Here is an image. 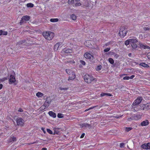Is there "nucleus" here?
<instances>
[{
  "mask_svg": "<svg viewBox=\"0 0 150 150\" xmlns=\"http://www.w3.org/2000/svg\"><path fill=\"white\" fill-rule=\"evenodd\" d=\"M84 79L86 82L88 83H91L92 82H96L97 81V79L94 77L91 74H86L84 76Z\"/></svg>",
  "mask_w": 150,
  "mask_h": 150,
  "instance_id": "obj_1",
  "label": "nucleus"
},
{
  "mask_svg": "<svg viewBox=\"0 0 150 150\" xmlns=\"http://www.w3.org/2000/svg\"><path fill=\"white\" fill-rule=\"evenodd\" d=\"M42 35L46 39L49 40H52L54 36V33L50 31L44 32Z\"/></svg>",
  "mask_w": 150,
  "mask_h": 150,
  "instance_id": "obj_2",
  "label": "nucleus"
},
{
  "mask_svg": "<svg viewBox=\"0 0 150 150\" xmlns=\"http://www.w3.org/2000/svg\"><path fill=\"white\" fill-rule=\"evenodd\" d=\"M66 72L69 75L68 80H73L75 78V73L71 70L70 69H67Z\"/></svg>",
  "mask_w": 150,
  "mask_h": 150,
  "instance_id": "obj_3",
  "label": "nucleus"
},
{
  "mask_svg": "<svg viewBox=\"0 0 150 150\" xmlns=\"http://www.w3.org/2000/svg\"><path fill=\"white\" fill-rule=\"evenodd\" d=\"M127 33V31L125 28L123 27L120 28L118 34L120 37L123 38L126 35Z\"/></svg>",
  "mask_w": 150,
  "mask_h": 150,
  "instance_id": "obj_4",
  "label": "nucleus"
},
{
  "mask_svg": "<svg viewBox=\"0 0 150 150\" xmlns=\"http://www.w3.org/2000/svg\"><path fill=\"white\" fill-rule=\"evenodd\" d=\"M84 57L86 59H89L90 61L93 60V57L92 53L90 52H86L84 54Z\"/></svg>",
  "mask_w": 150,
  "mask_h": 150,
  "instance_id": "obj_5",
  "label": "nucleus"
},
{
  "mask_svg": "<svg viewBox=\"0 0 150 150\" xmlns=\"http://www.w3.org/2000/svg\"><path fill=\"white\" fill-rule=\"evenodd\" d=\"M130 44L133 48H136L137 47V40L136 38L130 39Z\"/></svg>",
  "mask_w": 150,
  "mask_h": 150,
  "instance_id": "obj_6",
  "label": "nucleus"
},
{
  "mask_svg": "<svg viewBox=\"0 0 150 150\" xmlns=\"http://www.w3.org/2000/svg\"><path fill=\"white\" fill-rule=\"evenodd\" d=\"M16 122L18 125L23 126L24 125V121L21 118L19 117L17 119Z\"/></svg>",
  "mask_w": 150,
  "mask_h": 150,
  "instance_id": "obj_7",
  "label": "nucleus"
},
{
  "mask_svg": "<svg viewBox=\"0 0 150 150\" xmlns=\"http://www.w3.org/2000/svg\"><path fill=\"white\" fill-rule=\"evenodd\" d=\"M141 108L143 110H147L150 109V103L146 104H141L140 105Z\"/></svg>",
  "mask_w": 150,
  "mask_h": 150,
  "instance_id": "obj_8",
  "label": "nucleus"
},
{
  "mask_svg": "<svg viewBox=\"0 0 150 150\" xmlns=\"http://www.w3.org/2000/svg\"><path fill=\"white\" fill-rule=\"evenodd\" d=\"M9 83L10 84H12V83L15 82L16 80L15 76L12 75H10L9 79Z\"/></svg>",
  "mask_w": 150,
  "mask_h": 150,
  "instance_id": "obj_9",
  "label": "nucleus"
},
{
  "mask_svg": "<svg viewBox=\"0 0 150 150\" xmlns=\"http://www.w3.org/2000/svg\"><path fill=\"white\" fill-rule=\"evenodd\" d=\"M132 107L133 109H132V111H138L139 110V109L142 108H141V107L140 106L138 105H133V103L132 105Z\"/></svg>",
  "mask_w": 150,
  "mask_h": 150,
  "instance_id": "obj_10",
  "label": "nucleus"
},
{
  "mask_svg": "<svg viewBox=\"0 0 150 150\" xmlns=\"http://www.w3.org/2000/svg\"><path fill=\"white\" fill-rule=\"evenodd\" d=\"M142 148L146 149H150V143L144 144L141 146Z\"/></svg>",
  "mask_w": 150,
  "mask_h": 150,
  "instance_id": "obj_11",
  "label": "nucleus"
},
{
  "mask_svg": "<svg viewBox=\"0 0 150 150\" xmlns=\"http://www.w3.org/2000/svg\"><path fill=\"white\" fill-rule=\"evenodd\" d=\"M72 50L71 49L68 48H65L62 51V53L63 54H68L72 52Z\"/></svg>",
  "mask_w": 150,
  "mask_h": 150,
  "instance_id": "obj_12",
  "label": "nucleus"
},
{
  "mask_svg": "<svg viewBox=\"0 0 150 150\" xmlns=\"http://www.w3.org/2000/svg\"><path fill=\"white\" fill-rule=\"evenodd\" d=\"M142 100V97H138L137 99L136 100L133 102V105H138L141 102Z\"/></svg>",
  "mask_w": 150,
  "mask_h": 150,
  "instance_id": "obj_13",
  "label": "nucleus"
},
{
  "mask_svg": "<svg viewBox=\"0 0 150 150\" xmlns=\"http://www.w3.org/2000/svg\"><path fill=\"white\" fill-rule=\"evenodd\" d=\"M149 122L147 120H146L142 122L140 124V125L142 126H147L149 124Z\"/></svg>",
  "mask_w": 150,
  "mask_h": 150,
  "instance_id": "obj_14",
  "label": "nucleus"
},
{
  "mask_svg": "<svg viewBox=\"0 0 150 150\" xmlns=\"http://www.w3.org/2000/svg\"><path fill=\"white\" fill-rule=\"evenodd\" d=\"M30 19V17L28 16H23L21 18L20 21V23H21L24 21H27Z\"/></svg>",
  "mask_w": 150,
  "mask_h": 150,
  "instance_id": "obj_15",
  "label": "nucleus"
},
{
  "mask_svg": "<svg viewBox=\"0 0 150 150\" xmlns=\"http://www.w3.org/2000/svg\"><path fill=\"white\" fill-rule=\"evenodd\" d=\"M139 45L140 46V47L142 48H144V49H149L150 47L149 46H147L141 42H139Z\"/></svg>",
  "mask_w": 150,
  "mask_h": 150,
  "instance_id": "obj_16",
  "label": "nucleus"
},
{
  "mask_svg": "<svg viewBox=\"0 0 150 150\" xmlns=\"http://www.w3.org/2000/svg\"><path fill=\"white\" fill-rule=\"evenodd\" d=\"M48 114L51 117L53 118H55L56 117V113L52 111H50L48 112Z\"/></svg>",
  "mask_w": 150,
  "mask_h": 150,
  "instance_id": "obj_17",
  "label": "nucleus"
},
{
  "mask_svg": "<svg viewBox=\"0 0 150 150\" xmlns=\"http://www.w3.org/2000/svg\"><path fill=\"white\" fill-rule=\"evenodd\" d=\"M60 45V44L59 43H58L56 44L54 47V49L55 51H57L59 48Z\"/></svg>",
  "mask_w": 150,
  "mask_h": 150,
  "instance_id": "obj_18",
  "label": "nucleus"
},
{
  "mask_svg": "<svg viewBox=\"0 0 150 150\" xmlns=\"http://www.w3.org/2000/svg\"><path fill=\"white\" fill-rule=\"evenodd\" d=\"M51 102V100L50 99H49L47 98V99L46 100L45 102L44 103L45 105H48V107L49 106V104Z\"/></svg>",
  "mask_w": 150,
  "mask_h": 150,
  "instance_id": "obj_19",
  "label": "nucleus"
},
{
  "mask_svg": "<svg viewBox=\"0 0 150 150\" xmlns=\"http://www.w3.org/2000/svg\"><path fill=\"white\" fill-rule=\"evenodd\" d=\"M44 96V94L42 93L39 92L36 94V96L39 98H42Z\"/></svg>",
  "mask_w": 150,
  "mask_h": 150,
  "instance_id": "obj_20",
  "label": "nucleus"
},
{
  "mask_svg": "<svg viewBox=\"0 0 150 150\" xmlns=\"http://www.w3.org/2000/svg\"><path fill=\"white\" fill-rule=\"evenodd\" d=\"M105 96H112V95L109 93H102L100 94V96L101 97H103Z\"/></svg>",
  "mask_w": 150,
  "mask_h": 150,
  "instance_id": "obj_21",
  "label": "nucleus"
},
{
  "mask_svg": "<svg viewBox=\"0 0 150 150\" xmlns=\"http://www.w3.org/2000/svg\"><path fill=\"white\" fill-rule=\"evenodd\" d=\"M134 77V75H132L130 76H126L123 78V79L124 80H129V79H132Z\"/></svg>",
  "mask_w": 150,
  "mask_h": 150,
  "instance_id": "obj_22",
  "label": "nucleus"
},
{
  "mask_svg": "<svg viewBox=\"0 0 150 150\" xmlns=\"http://www.w3.org/2000/svg\"><path fill=\"white\" fill-rule=\"evenodd\" d=\"M139 65L145 68H148L149 67V66L147 64L144 63H142L140 64Z\"/></svg>",
  "mask_w": 150,
  "mask_h": 150,
  "instance_id": "obj_23",
  "label": "nucleus"
},
{
  "mask_svg": "<svg viewBox=\"0 0 150 150\" xmlns=\"http://www.w3.org/2000/svg\"><path fill=\"white\" fill-rule=\"evenodd\" d=\"M71 18L73 20L75 21L76 20V16L74 14H72L71 15Z\"/></svg>",
  "mask_w": 150,
  "mask_h": 150,
  "instance_id": "obj_24",
  "label": "nucleus"
},
{
  "mask_svg": "<svg viewBox=\"0 0 150 150\" xmlns=\"http://www.w3.org/2000/svg\"><path fill=\"white\" fill-rule=\"evenodd\" d=\"M48 105H45L44 104L40 108V110H43L48 107Z\"/></svg>",
  "mask_w": 150,
  "mask_h": 150,
  "instance_id": "obj_25",
  "label": "nucleus"
},
{
  "mask_svg": "<svg viewBox=\"0 0 150 150\" xmlns=\"http://www.w3.org/2000/svg\"><path fill=\"white\" fill-rule=\"evenodd\" d=\"M102 68V67L101 65H99L96 66V69L97 71H99Z\"/></svg>",
  "mask_w": 150,
  "mask_h": 150,
  "instance_id": "obj_26",
  "label": "nucleus"
},
{
  "mask_svg": "<svg viewBox=\"0 0 150 150\" xmlns=\"http://www.w3.org/2000/svg\"><path fill=\"white\" fill-rule=\"evenodd\" d=\"M58 19L57 18H52L50 20V21L52 22H58Z\"/></svg>",
  "mask_w": 150,
  "mask_h": 150,
  "instance_id": "obj_27",
  "label": "nucleus"
},
{
  "mask_svg": "<svg viewBox=\"0 0 150 150\" xmlns=\"http://www.w3.org/2000/svg\"><path fill=\"white\" fill-rule=\"evenodd\" d=\"M59 88L60 90L63 91L67 90L68 89V88L67 87H64V86H61L59 87Z\"/></svg>",
  "mask_w": 150,
  "mask_h": 150,
  "instance_id": "obj_28",
  "label": "nucleus"
},
{
  "mask_svg": "<svg viewBox=\"0 0 150 150\" xmlns=\"http://www.w3.org/2000/svg\"><path fill=\"white\" fill-rule=\"evenodd\" d=\"M26 5L28 7H33L34 6L33 4L31 3H28Z\"/></svg>",
  "mask_w": 150,
  "mask_h": 150,
  "instance_id": "obj_29",
  "label": "nucleus"
},
{
  "mask_svg": "<svg viewBox=\"0 0 150 150\" xmlns=\"http://www.w3.org/2000/svg\"><path fill=\"white\" fill-rule=\"evenodd\" d=\"M108 61L109 62L112 64H113L114 62L113 59L111 58H109Z\"/></svg>",
  "mask_w": 150,
  "mask_h": 150,
  "instance_id": "obj_30",
  "label": "nucleus"
},
{
  "mask_svg": "<svg viewBox=\"0 0 150 150\" xmlns=\"http://www.w3.org/2000/svg\"><path fill=\"white\" fill-rule=\"evenodd\" d=\"M58 129L56 128H54V133L53 134H58L59 133V132L58 131Z\"/></svg>",
  "mask_w": 150,
  "mask_h": 150,
  "instance_id": "obj_31",
  "label": "nucleus"
},
{
  "mask_svg": "<svg viewBox=\"0 0 150 150\" xmlns=\"http://www.w3.org/2000/svg\"><path fill=\"white\" fill-rule=\"evenodd\" d=\"M130 39L127 40L125 42V45H126V46H127L129 44H130Z\"/></svg>",
  "mask_w": 150,
  "mask_h": 150,
  "instance_id": "obj_32",
  "label": "nucleus"
},
{
  "mask_svg": "<svg viewBox=\"0 0 150 150\" xmlns=\"http://www.w3.org/2000/svg\"><path fill=\"white\" fill-rule=\"evenodd\" d=\"M57 117L59 118H62L64 117L62 113H58L57 115Z\"/></svg>",
  "mask_w": 150,
  "mask_h": 150,
  "instance_id": "obj_33",
  "label": "nucleus"
},
{
  "mask_svg": "<svg viewBox=\"0 0 150 150\" xmlns=\"http://www.w3.org/2000/svg\"><path fill=\"white\" fill-rule=\"evenodd\" d=\"M47 131L49 134H53V133L52 131L50 129H47Z\"/></svg>",
  "mask_w": 150,
  "mask_h": 150,
  "instance_id": "obj_34",
  "label": "nucleus"
},
{
  "mask_svg": "<svg viewBox=\"0 0 150 150\" xmlns=\"http://www.w3.org/2000/svg\"><path fill=\"white\" fill-rule=\"evenodd\" d=\"M132 128L131 127H125V130L127 131L128 132L130 130L132 129Z\"/></svg>",
  "mask_w": 150,
  "mask_h": 150,
  "instance_id": "obj_35",
  "label": "nucleus"
},
{
  "mask_svg": "<svg viewBox=\"0 0 150 150\" xmlns=\"http://www.w3.org/2000/svg\"><path fill=\"white\" fill-rule=\"evenodd\" d=\"M110 55H114L115 56H116L117 54L115 53L112 52H110L108 53Z\"/></svg>",
  "mask_w": 150,
  "mask_h": 150,
  "instance_id": "obj_36",
  "label": "nucleus"
},
{
  "mask_svg": "<svg viewBox=\"0 0 150 150\" xmlns=\"http://www.w3.org/2000/svg\"><path fill=\"white\" fill-rule=\"evenodd\" d=\"M110 49V47H108L106 48L105 49H104V51L105 52H108Z\"/></svg>",
  "mask_w": 150,
  "mask_h": 150,
  "instance_id": "obj_37",
  "label": "nucleus"
},
{
  "mask_svg": "<svg viewBox=\"0 0 150 150\" xmlns=\"http://www.w3.org/2000/svg\"><path fill=\"white\" fill-rule=\"evenodd\" d=\"M143 29L145 30H150V28H149L148 27H144L143 28Z\"/></svg>",
  "mask_w": 150,
  "mask_h": 150,
  "instance_id": "obj_38",
  "label": "nucleus"
},
{
  "mask_svg": "<svg viewBox=\"0 0 150 150\" xmlns=\"http://www.w3.org/2000/svg\"><path fill=\"white\" fill-rule=\"evenodd\" d=\"M8 33L6 31H3L2 35H6Z\"/></svg>",
  "mask_w": 150,
  "mask_h": 150,
  "instance_id": "obj_39",
  "label": "nucleus"
},
{
  "mask_svg": "<svg viewBox=\"0 0 150 150\" xmlns=\"http://www.w3.org/2000/svg\"><path fill=\"white\" fill-rule=\"evenodd\" d=\"M80 62L81 63V64H82L83 65H85V62L84 61H82V60H81L80 61Z\"/></svg>",
  "mask_w": 150,
  "mask_h": 150,
  "instance_id": "obj_40",
  "label": "nucleus"
},
{
  "mask_svg": "<svg viewBox=\"0 0 150 150\" xmlns=\"http://www.w3.org/2000/svg\"><path fill=\"white\" fill-rule=\"evenodd\" d=\"M125 146V144L123 143H122L120 144V146L121 147H123L124 146Z\"/></svg>",
  "mask_w": 150,
  "mask_h": 150,
  "instance_id": "obj_41",
  "label": "nucleus"
},
{
  "mask_svg": "<svg viewBox=\"0 0 150 150\" xmlns=\"http://www.w3.org/2000/svg\"><path fill=\"white\" fill-rule=\"evenodd\" d=\"M94 107H91L90 108H88V109H86L85 110V112L87 111L88 110H89L93 108Z\"/></svg>",
  "mask_w": 150,
  "mask_h": 150,
  "instance_id": "obj_42",
  "label": "nucleus"
},
{
  "mask_svg": "<svg viewBox=\"0 0 150 150\" xmlns=\"http://www.w3.org/2000/svg\"><path fill=\"white\" fill-rule=\"evenodd\" d=\"M147 57L148 59H150V52H149L147 53Z\"/></svg>",
  "mask_w": 150,
  "mask_h": 150,
  "instance_id": "obj_43",
  "label": "nucleus"
},
{
  "mask_svg": "<svg viewBox=\"0 0 150 150\" xmlns=\"http://www.w3.org/2000/svg\"><path fill=\"white\" fill-rule=\"evenodd\" d=\"M41 129V130L43 131L44 133L45 134L46 132V131L45 130V128L43 127H42Z\"/></svg>",
  "mask_w": 150,
  "mask_h": 150,
  "instance_id": "obj_44",
  "label": "nucleus"
},
{
  "mask_svg": "<svg viewBox=\"0 0 150 150\" xmlns=\"http://www.w3.org/2000/svg\"><path fill=\"white\" fill-rule=\"evenodd\" d=\"M80 5H81V4L80 3H77L75 4L76 6H80Z\"/></svg>",
  "mask_w": 150,
  "mask_h": 150,
  "instance_id": "obj_45",
  "label": "nucleus"
},
{
  "mask_svg": "<svg viewBox=\"0 0 150 150\" xmlns=\"http://www.w3.org/2000/svg\"><path fill=\"white\" fill-rule=\"evenodd\" d=\"M70 63H74L75 62L74 60H71L70 61Z\"/></svg>",
  "mask_w": 150,
  "mask_h": 150,
  "instance_id": "obj_46",
  "label": "nucleus"
},
{
  "mask_svg": "<svg viewBox=\"0 0 150 150\" xmlns=\"http://www.w3.org/2000/svg\"><path fill=\"white\" fill-rule=\"evenodd\" d=\"M84 135H85V134H84V133L81 136L80 138H83L84 137Z\"/></svg>",
  "mask_w": 150,
  "mask_h": 150,
  "instance_id": "obj_47",
  "label": "nucleus"
},
{
  "mask_svg": "<svg viewBox=\"0 0 150 150\" xmlns=\"http://www.w3.org/2000/svg\"><path fill=\"white\" fill-rule=\"evenodd\" d=\"M16 138L14 137H13L12 138V141H13V142H14V141H16Z\"/></svg>",
  "mask_w": 150,
  "mask_h": 150,
  "instance_id": "obj_48",
  "label": "nucleus"
},
{
  "mask_svg": "<svg viewBox=\"0 0 150 150\" xmlns=\"http://www.w3.org/2000/svg\"><path fill=\"white\" fill-rule=\"evenodd\" d=\"M7 79V78L5 77L3 79H2L1 81H4L5 80H6Z\"/></svg>",
  "mask_w": 150,
  "mask_h": 150,
  "instance_id": "obj_49",
  "label": "nucleus"
},
{
  "mask_svg": "<svg viewBox=\"0 0 150 150\" xmlns=\"http://www.w3.org/2000/svg\"><path fill=\"white\" fill-rule=\"evenodd\" d=\"M73 0H69V3H71L73 2Z\"/></svg>",
  "mask_w": 150,
  "mask_h": 150,
  "instance_id": "obj_50",
  "label": "nucleus"
},
{
  "mask_svg": "<svg viewBox=\"0 0 150 150\" xmlns=\"http://www.w3.org/2000/svg\"><path fill=\"white\" fill-rule=\"evenodd\" d=\"M3 33V30H0V36L2 35V33Z\"/></svg>",
  "mask_w": 150,
  "mask_h": 150,
  "instance_id": "obj_51",
  "label": "nucleus"
},
{
  "mask_svg": "<svg viewBox=\"0 0 150 150\" xmlns=\"http://www.w3.org/2000/svg\"><path fill=\"white\" fill-rule=\"evenodd\" d=\"M2 87H3L2 85V84H0V89H1L2 88Z\"/></svg>",
  "mask_w": 150,
  "mask_h": 150,
  "instance_id": "obj_52",
  "label": "nucleus"
},
{
  "mask_svg": "<svg viewBox=\"0 0 150 150\" xmlns=\"http://www.w3.org/2000/svg\"><path fill=\"white\" fill-rule=\"evenodd\" d=\"M18 111L20 112H22L23 111V110L22 109H20L18 110Z\"/></svg>",
  "mask_w": 150,
  "mask_h": 150,
  "instance_id": "obj_53",
  "label": "nucleus"
},
{
  "mask_svg": "<svg viewBox=\"0 0 150 150\" xmlns=\"http://www.w3.org/2000/svg\"><path fill=\"white\" fill-rule=\"evenodd\" d=\"M41 150H47V149L45 148H43Z\"/></svg>",
  "mask_w": 150,
  "mask_h": 150,
  "instance_id": "obj_54",
  "label": "nucleus"
},
{
  "mask_svg": "<svg viewBox=\"0 0 150 150\" xmlns=\"http://www.w3.org/2000/svg\"><path fill=\"white\" fill-rule=\"evenodd\" d=\"M115 118H118L119 117L117 116V115L115 116Z\"/></svg>",
  "mask_w": 150,
  "mask_h": 150,
  "instance_id": "obj_55",
  "label": "nucleus"
},
{
  "mask_svg": "<svg viewBox=\"0 0 150 150\" xmlns=\"http://www.w3.org/2000/svg\"><path fill=\"white\" fill-rule=\"evenodd\" d=\"M25 42V41H22V42H20V43H21V44H22V43H24Z\"/></svg>",
  "mask_w": 150,
  "mask_h": 150,
  "instance_id": "obj_56",
  "label": "nucleus"
},
{
  "mask_svg": "<svg viewBox=\"0 0 150 150\" xmlns=\"http://www.w3.org/2000/svg\"><path fill=\"white\" fill-rule=\"evenodd\" d=\"M128 55L129 57H130L131 55V53L129 54Z\"/></svg>",
  "mask_w": 150,
  "mask_h": 150,
  "instance_id": "obj_57",
  "label": "nucleus"
}]
</instances>
